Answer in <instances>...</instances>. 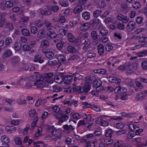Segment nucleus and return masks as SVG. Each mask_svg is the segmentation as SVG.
Here are the masks:
<instances>
[{
    "mask_svg": "<svg viewBox=\"0 0 147 147\" xmlns=\"http://www.w3.org/2000/svg\"><path fill=\"white\" fill-rule=\"evenodd\" d=\"M36 113V112L35 110H31L29 112V115L30 117H33L34 116Z\"/></svg>",
    "mask_w": 147,
    "mask_h": 147,
    "instance_id": "nucleus-61",
    "label": "nucleus"
},
{
    "mask_svg": "<svg viewBox=\"0 0 147 147\" xmlns=\"http://www.w3.org/2000/svg\"><path fill=\"white\" fill-rule=\"evenodd\" d=\"M53 91L57 92H60L62 90V88L56 85L53 86Z\"/></svg>",
    "mask_w": 147,
    "mask_h": 147,
    "instance_id": "nucleus-45",
    "label": "nucleus"
},
{
    "mask_svg": "<svg viewBox=\"0 0 147 147\" xmlns=\"http://www.w3.org/2000/svg\"><path fill=\"white\" fill-rule=\"evenodd\" d=\"M114 141L113 140L111 139H106L104 141V144L107 145L112 144L113 143Z\"/></svg>",
    "mask_w": 147,
    "mask_h": 147,
    "instance_id": "nucleus-37",
    "label": "nucleus"
},
{
    "mask_svg": "<svg viewBox=\"0 0 147 147\" xmlns=\"http://www.w3.org/2000/svg\"><path fill=\"white\" fill-rule=\"evenodd\" d=\"M45 30H41L39 31L37 34V37L38 38L42 39L45 37Z\"/></svg>",
    "mask_w": 147,
    "mask_h": 147,
    "instance_id": "nucleus-14",
    "label": "nucleus"
},
{
    "mask_svg": "<svg viewBox=\"0 0 147 147\" xmlns=\"http://www.w3.org/2000/svg\"><path fill=\"white\" fill-rule=\"evenodd\" d=\"M129 128L132 130L135 131L136 129H138L139 127L136 126V125L133 123H130L128 125Z\"/></svg>",
    "mask_w": 147,
    "mask_h": 147,
    "instance_id": "nucleus-49",
    "label": "nucleus"
},
{
    "mask_svg": "<svg viewBox=\"0 0 147 147\" xmlns=\"http://www.w3.org/2000/svg\"><path fill=\"white\" fill-rule=\"evenodd\" d=\"M44 77L40 74L37 75L36 80L34 82L33 87L37 89H41L45 86V84L43 81Z\"/></svg>",
    "mask_w": 147,
    "mask_h": 147,
    "instance_id": "nucleus-1",
    "label": "nucleus"
},
{
    "mask_svg": "<svg viewBox=\"0 0 147 147\" xmlns=\"http://www.w3.org/2000/svg\"><path fill=\"white\" fill-rule=\"evenodd\" d=\"M20 61V59L19 57L17 56H14L11 59V62L13 66L16 67L18 65L19 62Z\"/></svg>",
    "mask_w": 147,
    "mask_h": 147,
    "instance_id": "nucleus-4",
    "label": "nucleus"
},
{
    "mask_svg": "<svg viewBox=\"0 0 147 147\" xmlns=\"http://www.w3.org/2000/svg\"><path fill=\"white\" fill-rule=\"evenodd\" d=\"M15 143L17 145H20L22 143V140L21 138L19 137L16 138L14 140Z\"/></svg>",
    "mask_w": 147,
    "mask_h": 147,
    "instance_id": "nucleus-46",
    "label": "nucleus"
},
{
    "mask_svg": "<svg viewBox=\"0 0 147 147\" xmlns=\"http://www.w3.org/2000/svg\"><path fill=\"white\" fill-rule=\"evenodd\" d=\"M136 135V133L135 132L133 131H131L128 132V137L130 139H131Z\"/></svg>",
    "mask_w": 147,
    "mask_h": 147,
    "instance_id": "nucleus-36",
    "label": "nucleus"
},
{
    "mask_svg": "<svg viewBox=\"0 0 147 147\" xmlns=\"http://www.w3.org/2000/svg\"><path fill=\"white\" fill-rule=\"evenodd\" d=\"M98 53L100 55H102L104 53V49L103 45L100 44L98 46Z\"/></svg>",
    "mask_w": 147,
    "mask_h": 147,
    "instance_id": "nucleus-17",
    "label": "nucleus"
},
{
    "mask_svg": "<svg viewBox=\"0 0 147 147\" xmlns=\"http://www.w3.org/2000/svg\"><path fill=\"white\" fill-rule=\"evenodd\" d=\"M1 142L7 144L9 142V138L5 135L2 136L0 138Z\"/></svg>",
    "mask_w": 147,
    "mask_h": 147,
    "instance_id": "nucleus-20",
    "label": "nucleus"
},
{
    "mask_svg": "<svg viewBox=\"0 0 147 147\" xmlns=\"http://www.w3.org/2000/svg\"><path fill=\"white\" fill-rule=\"evenodd\" d=\"M57 59L58 60V62L60 61H63L65 60V57L63 54H59L57 55Z\"/></svg>",
    "mask_w": 147,
    "mask_h": 147,
    "instance_id": "nucleus-27",
    "label": "nucleus"
},
{
    "mask_svg": "<svg viewBox=\"0 0 147 147\" xmlns=\"http://www.w3.org/2000/svg\"><path fill=\"white\" fill-rule=\"evenodd\" d=\"M25 78L21 77L20 79H17L18 86H20L21 88H24Z\"/></svg>",
    "mask_w": 147,
    "mask_h": 147,
    "instance_id": "nucleus-9",
    "label": "nucleus"
},
{
    "mask_svg": "<svg viewBox=\"0 0 147 147\" xmlns=\"http://www.w3.org/2000/svg\"><path fill=\"white\" fill-rule=\"evenodd\" d=\"M54 74L53 72L47 73L45 74L44 77L46 78L45 81L47 83L52 84L54 82L53 77Z\"/></svg>",
    "mask_w": 147,
    "mask_h": 147,
    "instance_id": "nucleus-2",
    "label": "nucleus"
},
{
    "mask_svg": "<svg viewBox=\"0 0 147 147\" xmlns=\"http://www.w3.org/2000/svg\"><path fill=\"white\" fill-rule=\"evenodd\" d=\"M34 83L32 81H30L28 82L24 85V88H28L33 86Z\"/></svg>",
    "mask_w": 147,
    "mask_h": 147,
    "instance_id": "nucleus-39",
    "label": "nucleus"
},
{
    "mask_svg": "<svg viewBox=\"0 0 147 147\" xmlns=\"http://www.w3.org/2000/svg\"><path fill=\"white\" fill-rule=\"evenodd\" d=\"M83 9V7L82 6L78 5L74 8V12L75 13H79L81 12Z\"/></svg>",
    "mask_w": 147,
    "mask_h": 147,
    "instance_id": "nucleus-13",
    "label": "nucleus"
},
{
    "mask_svg": "<svg viewBox=\"0 0 147 147\" xmlns=\"http://www.w3.org/2000/svg\"><path fill=\"white\" fill-rule=\"evenodd\" d=\"M113 133V131L111 129H108L105 131V135L107 137H111Z\"/></svg>",
    "mask_w": 147,
    "mask_h": 147,
    "instance_id": "nucleus-23",
    "label": "nucleus"
},
{
    "mask_svg": "<svg viewBox=\"0 0 147 147\" xmlns=\"http://www.w3.org/2000/svg\"><path fill=\"white\" fill-rule=\"evenodd\" d=\"M44 23L38 20L35 22L34 23V24L36 26L40 27L44 25Z\"/></svg>",
    "mask_w": 147,
    "mask_h": 147,
    "instance_id": "nucleus-51",
    "label": "nucleus"
},
{
    "mask_svg": "<svg viewBox=\"0 0 147 147\" xmlns=\"http://www.w3.org/2000/svg\"><path fill=\"white\" fill-rule=\"evenodd\" d=\"M90 86L86 85L82 89L79 88L78 91L79 92H84L86 94L90 90Z\"/></svg>",
    "mask_w": 147,
    "mask_h": 147,
    "instance_id": "nucleus-7",
    "label": "nucleus"
},
{
    "mask_svg": "<svg viewBox=\"0 0 147 147\" xmlns=\"http://www.w3.org/2000/svg\"><path fill=\"white\" fill-rule=\"evenodd\" d=\"M135 22L134 21H131L128 24L127 29L129 32H131L135 28Z\"/></svg>",
    "mask_w": 147,
    "mask_h": 147,
    "instance_id": "nucleus-6",
    "label": "nucleus"
},
{
    "mask_svg": "<svg viewBox=\"0 0 147 147\" xmlns=\"http://www.w3.org/2000/svg\"><path fill=\"white\" fill-rule=\"evenodd\" d=\"M108 30L104 27H102L100 30V33L102 36L106 35L108 33Z\"/></svg>",
    "mask_w": 147,
    "mask_h": 147,
    "instance_id": "nucleus-33",
    "label": "nucleus"
},
{
    "mask_svg": "<svg viewBox=\"0 0 147 147\" xmlns=\"http://www.w3.org/2000/svg\"><path fill=\"white\" fill-rule=\"evenodd\" d=\"M13 1L11 0H9L5 2V5L7 8H10L13 5Z\"/></svg>",
    "mask_w": 147,
    "mask_h": 147,
    "instance_id": "nucleus-35",
    "label": "nucleus"
},
{
    "mask_svg": "<svg viewBox=\"0 0 147 147\" xmlns=\"http://www.w3.org/2000/svg\"><path fill=\"white\" fill-rule=\"evenodd\" d=\"M145 97L144 93L140 92L139 93L136 97V99L138 100H141Z\"/></svg>",
    "mask_w": 147,
    "mask_h": 147,
    "instance_id": "nucleus-22",
    "label": "nucleus"
},
{
    "mask_svg": "<svg viewBox=\"0 0 147 147\" xmlns=\"http://www.w3.org/2000/svg\"><path fill=\"white\" fill-rule=\"evenodd\" d=\"M101 12L100 10H96L94 11L93 16L95 18H97L100 15Z\"/></svg>",
    "mask_w": 147,
    "mask_h": 147,
    "instance_id": "nucleus-47",
    "label": "nucleus"
},
{
    "mask_svg": "<svg viewBox=\"0 0 147 147\" xmlns=\"http://www.w3.org/2000/svg\"><path fill=\"white\" fill-rule=\"evenodd\" d=\"M49 45V42L47 40H45L42 41L40 43V46L41 47H44L47 48Z\"/></svg>",
    "mask_w": 147,
    "mask_h": 147,
    "instance_id": "nucleus-38",
    "label": "nucleus"
},
{
    "mask_svg": "<svg viewBox=\"0 0 147 147\" xmlns=\"http://www.w3.org/2000/svg\"><path fill=\"white\" fill-rule=\"evenodd\" d=\"M136 64L133 63L132 64H130L127 65V67L125 68V71L129 74H131L133 72L134 69H135V66Z\"/></svg>",
    "mask_w": 147,
    "mask_h": 147,
    "instance_id": "nucleus-5",
    "label": "nucleus"
},
{
    "mask_svg": "<svg viewBox=\"0 0 147 147\" xmlns=\"http://www.w3.org/2000/svg\"><path fill=\"white\" fill-rule=\"evenodd\" d=\"M121 115L122 116L130 117H133L134 115V114L133 113H128L125 112H121Z\"/></svg>",
    "mask_w": 147,
    "mask_h": 147,
    "instance_id": "nucleus-32",
    "label": "nucleus"
},
{
    "mask_svg": "<svg viewBox=\"0 0 147 147\" xmlns=\"http://www.w3.org/2000/svg\"><path fill=\"white\" fill-rule=\"evenodd\" d=\"M75 76L74 78V81H76L77 80H81L83 78L82 76L78 73H76L74 74L73 75Z\"/></svg>",
    "mask_w": 147,
    "mask_h": 147,
    "instance_id": "nucleus-42",
    "label": "nucleus"
},
{
    "mask_svg": "<svg viewBox=\"0 0 147 147\" xmlns=\"http://www.w3.org/2000/svg\"><path fill=\"white\" fill-rule=\"evenodd\" d=\"M90 145L91 147H96L97 146V143L96 141L92 142L90 141L88 142L87 145L85 147H88Z\"/></svg>",
    "mask_w": 147,
    "mask_h": 147,
    "instance_id": "nucleus-21",
    "label": "nucleus"
},
{
    "mask_svg": "<svg viewBox=\"0 0 147 147\" xmlns=\"http://www.w3.org/2000/svg\"><path fill=\"white\" fill-rule=\"evenodd\" d=\"M67 37L69 41L71 42H73L75 40L74 36L71 33L68 34Z\"/></svg>",
    "mask_w": 147,
    "mask_h": 147,
    "instance_id": "nucleus-30",
    "label": "nucleus"
},
{
    "mask_svg": "<svg viewBox=\"0 0 147 147\" xmlns=\"http://www.w3.org/2000/svg\"><path fill=\"white\" fill-rule=\"evenodd\" d=\"M58 60L57 58H54L50 59L48 61L49 65L52 66L56 65L58 63Z\"/></svg>",
    "mask_w": 147,
    "mask_h": 147,
    "instance_id": "nucleus-12",
    "label": "nucleus"
},
{
    "mask_svg": "<svg viewBox=\"0 0 147 147\" xmlns=\"http://www.w3.org/2000/svg\"><path fill=\"white\" fill-rule=\"evenodd\" d=\"M94 72L96 74H104L107 72L106 70L104 69H95L94 70Z\"/></svg>",
    "mask_w": 147,
    "mask_h": 147,
    "instance_id": "nucleus-19",
    "label": "nucleus"
},
{
    "mask_svg": "<svg viewBox=\"0 0 147 147\" xmlns=\"http://www.w3.org/2000/svg\"><path fill=\"white\" fill-rule=\"evenodd\" d=\"M40 12L41 14H43L45 15H49L51 14V12L48 9L41 10Z\"/></svg>",
    "mask_w": 147,
    "mask_h": 147,
    "instance_id": "nucleus-24",
    "label": "nucleus"
},
{
    "mask_svg": "<svg viewBox=\"0 0 147 147\" xmlns=\"http://www.w3.org/2000/svg\"><path fill=\"white\" fill-rule=\"evenodd\" d=\"M41 56L39 54L36 55L33 59V61L35 62H38L40 63H42L44 62L43 59H41Z\"/></svg>",
    "mask_w": 147,
    "mask_h": 147,
    "instance_id": "nucleus-10",
    "label": "nucleus"
},
{
    "mask_svg": "<svg viewBox=\"0 0 147 147\" xmlns=\"http://www.w3.org/2000/svg\"><path fill=\"white\" fill-rule=\"evenodd\" d=\"M12 40L10 37H7L5 40V43L6 45L8 46L12 43Z\"/></svg>",
    "mask_w": 147,
    "mask_h": 147,
    "instance_id": "nucleus-34",
    "label": "nucleus"
},
{
    "mask_svg": "<svg viewBox=\"0 0 147 147\" xmlns=\"http://www.w3.org/2000/svg\"><path fill=\"white\" fill-rule=\"evenodd\" d=\"M23 50L25 52H28L31 50V48L30 46L27 45H25L23 46Z\"/></svg>",
    "mask_w": 147,
    "mask_h": 147,
    "instance_id": "nucleus-44",
    "label": "nucleus"
},
{
    "mask_svg": "<svg viewBox=\"0 0 147 147\" xmlns=\"http://www.w3.org/2000/svg\"><path fill=\"white\" fill-rule=\"evenodd\" d=\"M95 77L94 76H92L90 78H86L85 79V82L88 84V85L90 86L93 82L94 83Z\"/></svg>",
    "mask_w": 147,
    "mask_h": 147,
    "instance_id": "nucleus-11",
    "label": "nucleus"
},
{
    "mask_svg": "<svg viewBox=\"0 0 147 147\" xmlns=\"http://www.w3.org/2000/svg\"><path fill=\"white\" fill-rule=\"evenodd\" d=\"M4 100L6 102L8 103L9 104L12 105L14 103L15 100L12 99H9L6 98Z\"/></svg>",
    "mask_w": 147,
    "mask_h": 147,
    "instance_id": "nucleus-50",
    "label": "nucleus"
},
{
    "mask_svg": "<svg viewBox=\"0 0 147 147\" xmlns=\"http://www.w3.org/2000/svg\"><path fill=\"white\" fill-rule=\"evenodd\" d=\"M17 102L19 105H24L26 104V101L25 100H22L19 99L17 100Z\"/></svg>",
    "mask_w": 147,
    "mask_h": 147,
    "instance_id": "nucleus-57",
    "label": "nucleus"
},
{
    "mask_svg": "<svg viewBox=\"0 0 147 147\" xmlns=\"http://www.w3.org/2000/svg\"><path fill=\"white\" fill-rule=\"evenodd\" d=\"M89 26L88 24L86 23L83 24L80 27L81 30L83 31H85L89 29Z\"/></svg>",
    "mask_w": 147,
    "mask_h": 147,
    "instance_id": "nucleus-28",
    "label": "nucleus"
},
{
    "mask_svg": "<svg viewBox=\"0 0 147 147\" xmlns=\"http://www.w3.org/2000/svg\"><path fill=\"white\" fill-rule=\"evenodd\" d=\"M84 138L87 140H90L94 139V137L93 134H88L84 136Z\"/></svg>",
    "mask_w": 147,
    "mask_h": 147,
    "instance_id": "nucleus-52",
    "label": "nucleus"
},
{
    "mask_svg": "<svg viewBox=\"0 0 147 147\" xmlns=\"http://www.w3.org/2000/svg\"><path fill=\"white\" fill-rule=\"evenodd\" d=\"M102 82L100 79L95 78V80L94 82V85L95 87H97V86H101Z\"/></svg>",
    "mask_w": 147,
    "mask_h": 147,
    "instance_id": "nucleus-16",
    "label": "nucleus"
},
{
    "mask_svg": "<svg viewBox=\"0 0 147 147\" xmlns=\"http://www.w3.org/2000/svg\"><path fill=\"white\" fill-rule=\"evenodd\" d=\"M12 54L10 50H7L5 51L3 54V57H7L10 56Z\"/></svg>",
    "mask_w": 147,
    "mask_h": 147,
    "instance_id": "nucleus-26",
    "label": "nucleus"
},
{
    "mask_svg": "<svg viewBox=\"0 0 147 147\" xmlns=\"http://www.w3.org/2000/svg\"><path fill=\"white\" fill-rule=\"evenodd\" d=\"M57 118L61 123H63L67 120L69 118V116L65 114H61Z\"/></svg>",
    "mask_w": 147,
    "mask_h": 147,
    "instance_id": "nucleus-8",
    "label": "nucleus"
},
{
    "mask_svg": "<svg viewBox=\"0 0 147 147\" xmlns=\"http://www.w3.org/2000/svg\"><path fill=\"white\" fill-rule=\"evenodd\" d=\"M54 81L58 83H60L62 80V78L60 76H56L54 78Z\"/></svg>",
    "mask_w": 147,
    "mask_h": 147,
    "instance_id": "nucleus-53",
    "label": "nucleus"
},
{
    "mask_svg": "<svg viewBox=\"0 0 147 147\" xmlns=\"http://www.w3.org/2000/svg\"><path fill=\"white\" fill-rule=\"evenodd\" d=\"M47 34L49 37L52 38H55L57 36L55 32L50 31L47 32Z\"/></svg>",
    "mask_w": 147,
    "mask_h": 147,
    "instance_id": "nucleus-29",
    "label": "nucleus"
},
{
    "mask_svg": "<svg viewBox=\"0 0 147 147\" xmlns=\"http://www.w3.org/2000/svg\"><path fill=\"white\" fill-rule=\"evenodd\" d=\"M42 128L41 127H39L36 133L35 134V137H38L42 133Z\"/></svg>",
    "mask_w": 147,
    "mask_h": 147,
    "instance_id": "nucleus-54",
    "label": "nucleus"
},
{
    "mask_svg": "<svg viewBox=\"0 0 147 147\" xmlns=\"http://www.w3.org/2000/svg\"><path fill=\"white\" fill-rule=\"evenodd\" d=\"M82 16L84 18H90V13L87 11L83 12Z\"/></svg>",
    "mask_w": 147,
    "mask_h": 147,
    "instance_id": "nucleus-41",
    "label": "nucleus"
},
{
    "mask_svg": "<svg viewBox=\"0 0 147 147\" xmlns=\"http://www.w3.org/2000/svg\"><path fill=\"white\" fill-rule=\"evenodd\" d=\"M91 108L96 112H100L101 111L100 108L98 106L93 105L90 106Z\"/></svg>",
    "mask_w": 147,
    "mask_h": 147,
    "instance_id": "nucleus-40",
    "label": "nucleus"
},
{
    "mask_svg": "<svg viewBox=\"0 0 147 147\" xmlns=\"http://www.w3.org/2000/svg\"><path fill=\"white\" fill-rule=\"evenodd\" d=\"M73 76L71 75H67V76L65 78V82L67 84H69L71 82L72 80Z\"/></svg>",
    "mask_w": 147,
    "mask_h": 147,
    "instance_id": "nucleus-25",
    "label": "nucleus"
},
{
    "mask_svg": "<svg viewBox=\"0 0 147 147\" xmlns=\"http://www.w3.org/2000/svg\"><path fill=\"white\" fill-rule=\"evenodd\" d=\"M114 91L115 94H116V98L115 100H117L119 99V87H116L114 90Z\"/></svg>",
    "mask_w": 147,
    "mask_h": 147,
    "instance_id": "nucleus-43",
    "label": "nucleus"
},
{
    "mask_svg": "<svg viewBox=\"0 0 147 147\" xmlns=\"http://www.w3.org/2000/svg\"><path fill=\"white\" fill-rule=\"evenodd\" d=\"M45 56L48 58H51L54 56V54L52 52H48L46 53Z\"/></svg>",
    "mask_w": 147,
    "mask_h": 147,
    "instance_id": "nucleus-62",
    "label": "nucleus"
},
{
    "mask_svg": "<svg viewBox=\"0 0 147 147\" xmlns=\"http://www.w3.org/2000/svg\"><path fill=\"white\" fill-rule=\"evenodd\" d=\"M67 51L70 53H75L76 51V49L73 46H69L67 47Z\"/></svg>",
    "mask_w": 147,
    "mask_h": 147,
    "instance_id": "nucleus-31",
    "label": "nucleus"
},
{
    "mask_svg": "<svg viewBox=\"0 0 147 147\" xmlns=\"http://www.w3.org/2000/svg\"><path fill=\"white\" fill-rule=\"evenodd\" d=\"M91 36L93 39H95L97 37V35L96 32L95 31H92L91 33Z\"/></svg>",
    "mask_w": 147,
    "mask_h": 147,
    "instance_id": "nucleus-64",
    "label": "nucleus"
},
{
    "mask_svg": "<svg viewBox=\"0 0 147 147\" xmlns=\"http://www.w3.org/2000/svg\"><path fill=\"white\" fill-rule=\"evenodd\" d=\"M28 65L25 62L22 63L19 66L20 70L22 71H27Z\"/></svg>",
    "mask_w": 147,
    "mask_h": 147,
    "instance_id": "nucleus-15",
    "label": "nucleus"
},
{
    "mask_svg": "<svg viewBox=\"0 0 147 147\" xmlns=\"http://www.w3.org/2000/svg\"><path fill=\"white\" fill-rule=\"evenodd\" d=\"M62 130L61 129L56 128L51 132L52 135L54 136L57 137L58 139H61L62 138Z\"/></svg>",
    "mask_w": 147,
    "mask_h": 147,
    "instance_id": "nucleus-3",
    "label": "nucleus"
},
{
    "mask_svg": "<svg viewBox=\"0 0 147 147\" xmlns=\"http://www.w3.org/2000/svg\"><path fill=\"white\" fill-rule=\"evenodd\" d=\"M100 123L101 125L103 126H107L109 125V123L107 121L102 119H100Z\"/></svg>",
    "mask_w": 147,
    "mask_h": 147,
    "instance_id": "nucleus-55",
    "label": "nucleus"
},
{
    "mask_svg": "<svg viewBox=\"0 0 147 147\" xmlns=\"http://www.w3.org/2000/svg\"><path fill=\"white\" fill-rule=\"evenodd\" d=\"M80 43L82 44H84L85 45H89L90 44V41L89 40H84L82 39V40H81Z\"/></svg>",
    "mask_w": 147,
    "mask_h": 147,
    "instance_id": "nucleus-63",
    "label": "nucleus"
},
{
    "mask_svg": "<svg viewBox=\"0 0 147 147\" xmlns=\"http://www.w3.org/2000/svg\"><path fill=\"white\" fill-rule=\"evenodd\" d=\"M62 127L63 129L67 131L73 130L75 129L74 126L71 125H68L67 124H65L63 125Z\"/></svg>",
    "mask_w": 147,
    "mask_h": 147,
    "instance_id": "nucleus-18",
    "label": "nucleus"
},
{
    "mask_svg": "<svg viewBox=\"0 0 147 147\" xmlns=\"http://www.w3.org/2000/svg\"><path fill=\"white\" fill-rule=\"evenodd\" d=\"M22 32V34L26 36H28L30 35V33L29 31L26 29H23Z\"/></svg>",
    "mask_w": 147,
    "mask_h": 147,
    "instance_id": "nucleus-59",
    "label": "nucleus"
},
{
    "mask_svg": "<svg viewBox=\"0 0 147 147\" xmlns=\"http://www.w3.org/2000/svg\"><path fill=\"white\" fill-rule=\"evenodd\" d=\"M141 5L139 1H136L133 5V7L136 9H138L141 7Z\"/></svg>",
    "mask_w": 147,
    "mask_h": 147,
    "instance_id": "nucleus-48",
    "label": "nucleus"
},
{
    "mask_svg": "<svg viewBox=\"0 0 147 147\" xmlns=\"http://www.w3.org/2000/svg\"><path fill=\"white\" fill-rule=\"evenodd\" d=\"M83 114V116L87 120V121H86V122L88 121L91 119L92 116L90 115H87L85 113H84Z\"/></svg>",
    "mask_w": 147,
    "mask_h": 147,
    "instance_id": "nucleus-58",
    "label": "nucleus"
},
{
    "mask_svg": "<svg viewBox=\"0 0 147 147\" xmlns=\"http://www.w3.org/2000/svg\"><path fill=\"white\" fill-rule=\"evenodd\" d=\"M64 44V42L62 41L60 42L57 45V48L59 50L62 49Z\"/></svg>",
    "mask_w": 147,
    "mask_h": 147,
    "instance_id": "nucleus-56",
    "label": "nucleus"
},
{
    "mask_svg": "<svg viewBox=\"0 0 147 147\" xmlns=\"http://www.w3.org/2000/svg\"><path fill=\"white\" fill-rule=\"evenodd\" d=\"M120 99L122 100H126L128 99L127 94L125 93L120 95Z\"/></svg>",
    "mask_w": 147,
    "mask_h": 147,
    "instance_id": "nucleus-60",
    "label": "nucleus"
}]
</instances>
